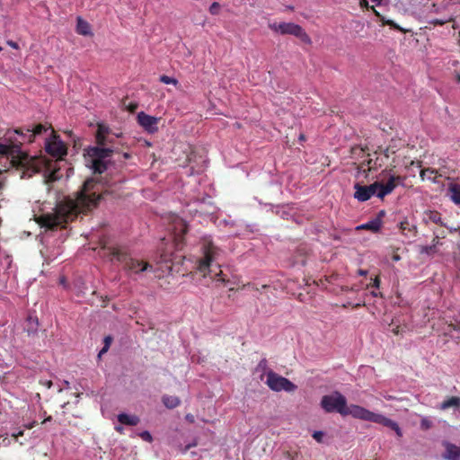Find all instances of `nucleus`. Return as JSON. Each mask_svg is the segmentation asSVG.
<instances>
[{"label": "nucleus", "instance_id": "3c124183", "mask_svg": "<svg viewBox=\"0 0 460 460\" xmlns=\"http://www.w3.org/2000/svg\"><path fill=\"white\" fill-rule=\"evenodd\" d=\"M108 349H109L108 347H103L99 353V357H101L103 353H106L108 351Z\"/></svg>", "mask_w": 460, "mask_h": 460}, {"label": "nucleus", "instance_id": "864d4df0", "mask_svg": "<svg viewBox=\"0 0 460 460\" xmlns=\"http://www.w3.org/2000/svg\"><path fill=\"white\" fill-rule=\"evenodd\" d=\"M361 6H367L368 7V2L367 0H360Z\"/></svg>", "mask_w": 460, "mask_h": 460}, {"label": "nucleus", "instance_id": "aec40b11", "mask_svg": "<svg viewBox=\"0 0 460 460\" xmlns=\"http://www.w3.org/2000/svg\"><path fill=\"white\" fill-rule=\"evenodd\" d=\"M118 421L121 425H127V426H137L140 420L136 415H128L127 413H120L118 415Z\"/></svg>", "mask_w": 460, "mask_h": 460}, {"label": "nucleus", "instance_id": "473e14b6", "mask_svg": "<svg viewBox=\"0 0 460 460\" xmlns=\"http://www.w3.org/2000/svg\"><path fill=\"white\" fill-rule=\"evenodd\" d=\"M171 260H172V252H167L164 250L162 251L161 255H160V261L167 262V261H170Z\"/></svg>", "mask_w": 460, "mask_h": 460}, {"label": "nucleus", "instance_id": "f03ea898", "mask_svg": "<svg viewBox=\"0 0 460 460\" xmlns=\"http://www.w3.org/2000/svg\"><path fill=\"white\" fill-rule=\"evenodd\" d=\"M320 405H322L325 412H338L344 417L352 416L355 419L377 423L391 429L399 438L402 437V431L397 422L385 415L375 413L360 405H348L346 397L340 392L323 395L322 401H320Z\"/></svg>", "mask_w": 460, "mask_h": 460}, {"label": "nucleus", "instance_id": "79ce46f5", "mask_svg": "<svg viewBox=\"0 0 460 460\" xmlns=\"http://www.w3.org/2000/svg\"><path fill=\"white\" fill-rule=\"evenodd\" d=\"M111 341H112V338L111 336H106L104 338V343H105L104 347H108L109 348L111 343Z\"/></svg>", "mask_w": 460, "mask_h": 460}, {"label": "nucleus", "instance_id": "680f3d73", "mask_svg": "<svg viewBox=\"0 0 460 460\" xmlns=\"http://www.w3.org/2000/svg\"><path fill=\"white\" fill-rule=\"evenodd\" d=\"M137 109V105L130 106V111H134Z\"/></svg>", "mask_w": 460, "mask_h": 460}, {"label": "nucleus", "instance_id": "69168bd1", "mask_svg": "<svg viewBox=\"0 0 460 460\" xmlns=\"http://www.w3.org/2000/svg\"><path fill=\"white\" fill-rule=\"evenodd\" d=\"M300 141H305V135H300Z\"/></svg>", "mask_w": 460, "mask_h": 460}, {"label": "nucleus", "instance_id": "dca6fc26", "mask_svg": "<svg viewBox=\"0 0 460 460\" xmlns=\"http://www.w3.org/2000/svg\"><path fill=\"white\" fill-rule=\"evenodd\" d=\"M446 449L443 457L447 460H460V447L447 441L443 442Z\"/></svg>", "mask_w": 460, "mask_h": 460}, {"label": "nucleus", "instance_id": "4468645a", "mask_svg": "<svg viewBox=\"0 0 460 460\" xmlns=\"http://www.w3.org/2000/svg\"><path fill=\"white\" fill-rule=\"evenodd\" d=\"M403 179L402 176H390V179L385 183H381L380 181V190L377 192V197L384 199L385 195H389V193L395 190L398 184L402 182Z\"/></svg>", "mask_w": 460, "mask_h": 460}, {"label": "nucleus", "instance_id": "0e129e2a", "mask_svg": "<svg viewBox=\"0 0 460 460\" xmlns=\"http://www.w3.org/2000/svg\"><path fill=\"white\" fill-rule=\"evenodd\" d=\"M130 155L128 153L124 154V158L128 159Z\"/></svg>", "mask_w": 460, "mask_h": 460}, {"label": "nucleus", "instance_id": "39448f33", "mask_svg": "<svg viewBox=\"0 0 460 460\" xmlns=\"http://www.w3.org/2000/svg\"><path fill=\"white\" fill-rule=\"evenodd\" d=\"M114 150L101 146H90L84 150V156L94 173L102 174L107 170L106 159L111 157Z\"/></svg>", "mask_w": 460, "mask_h": 460}, {"label": "nucleus", "instance_id": "774afa93", "mask_svg": "<svg viewBox=\"0 0 460 460\" xmlns=\"http://www.w3.org/2000/svg\"><path fill=\"white\" fill-rule=\"evenodd\" d=\"M372 295H373L374 296H378V294H377L376 291H373V292H372Z\"/></svg>", "mask_w": 460, "mask_h": 460}, {"label": "nucleus", "instance_id": "6e6552de", "mask_svg": "<svg viewBox=\"0 0 460 460\" xmlns=\"http://www.w3.org/2000/svg\"><path fill=\"white\" fill-rule=\"evenodd\" d=\"M46 152L56 159H62L67 154L66 146L53 129L52 137L46 142Z\"/></svg>", "mask_w": 460, "mask_h": 460}, {"label": "nucleus", "instance_id": "f704fd0d", "mask_svg": "<svg viewBox=\"0 0 460 460\" xmlns=\"http://www.w3.org/2000/svg\"><path fill=\"white\" fill-rule=\"evenodd\" d=\"M324 437V433L323 431H314L313 432V438L318 443H323V438Z\"/></svg>", "mask_w": 460, "mask_h": 460}, {"label": "nucleus", "instance_id": "ddd939ff", "mask_svg": "<svg viewBox=\"0 0 460 460\" xmlns=\"http://www.w3.org/2000/svg\"><path fill=\"white\" fill-rule=\"evenodd\" d=\"M172 230L174 234L176 245H179L182 242L183 236L188 231V226L182 218L176 217L173 219Z\"/></svg>", "mask_w": 460, "mask_h": 460}, {"label": "nucleus", "instance_id": "052dcab7", "mask_svg": "<svg viewBox=\"0 0 460 460\" xmlns=\"http://www.w3.org/2000/svg\"><path fill=\"white\" fill-rule=\"evenodd\" d=\"M383 0H372V2L377 4H380L382 3Z\"/></svg>", "mask_w": 460, "mask_h": 460}, {"label": "nucleus", "instance_id": "9d476101", "mask_svg": "<svg viewBox=\"0 0 460 460\" xmlns=\"http://www.w3.org/2000/svg\"><path fill=\"white\" fill-rule=\"evenodd\" d=\"M49 128L52 129L51 126L47 127L46 125L39 124L33 129L19 128L15 130V133L23 137V140L32 143L37 136L42 135Z\"/></svg>", "mask_w": 460, "mask_h": 460}, {"label": "nucleus", "instance_id": "8fccbe9b", "mask_svg": "<svg viewBox=\"0 0 460 460\" xmlns=\"http://www.w3.org/2000/svg\"><path fill=\"white\" fill-rule=\"evenodd\" d=\"M243 287L252 288V289L257 290V291L260 290L257 287H255L253 284H251V283H247Z\"/></svg>", "mask_w": 460, "mask_h": 460}, {"label": "nucleus", "instance_id": "f8f14e48", "mask_svg": "<svg viewBox=\"0 0 460 460\" xmlns=\"http://www.w3.org/2000/svg\"><path fill=\"white\" fill-rule=\"evenodd\" d=\"M367 156L368 158L360 164L359 170L367 172L365 166H367L368 172L377 171L385 165L386 161L385 158L382 155H379L377 151L375 152L374 158H372L369 154Z\"/></svg>", "mask_w": 460, "mask_h": 460}, {"label": "nucleus", "instance_id": "a211bd4d", "mask_svg": "<svg viewBox=\"0 0 460 460\" xmlns=\"http://www.w3.org/2000/svg\"><path fill=\"white\" fill-rule=\"evenodd\" d=\"M354 189L356 190L354 193V197L359 202H366V200H368L370 199L367 185L355 183Z\"/></svg>", "mask_w": 460, "mask_h": 460}, {"label": "nucleus", "instance_id": "f3484780", "mask_svg": "<svg viewBox=\"0 0 460 460\" xmlns=\"http://www.w3.org/2000/svg\"><path fill=\"white\" fill-rule=\"evenodd\" d=\"M384 215H385V211L381 210L379 213V216L377 217H376L365 224H362L361 226H358V228L367 229V230H371L373 232H378L382 226L381 216H384Z\"/></svg>", "mask_w": 460, "mask_h": 460}, {"label": "nucleus", "instance_id": "2f4dec72", "mask_svg": "<svg viewBox=\"0 0 460 460\" xmlns=\"http://www.w3.org/2000/svg\"><path fill=\"white\" fill-rule=\"evenodd\" d=\"M396 153L395 147L389 146L383 151V156L387 160L391 155Z\"/></svg>", "mask_w": 460, "mask_h": 460}, {"label": "nucleus", "instance_id": "49530a36", "mask_svg": "<svg viewBox=\"0 0 460 460\" xmlns=\"http://www.w3.org/2000/svg\"><path fill=\"white\" fill-rule=\"evenodd\" d=\"M115 430H116L117 432H119V434H122V433L124 432V429H123V427L121 426V424H120V425H117V426H115Z\"/></svg>", "mask_w": 460, "mask_h": 460}, {"label": "nucleus", "instance_id": "c03bdc74", "mask_svg": "<svg viewBox=\"0 0 460 460\" xmlns=\"http://www.w3.org/2000/svg\"><path fill=\"white\" fill-rule=\"evenodd\" d=\"M7 43H8V45H9L10 47H12L13 49H19V45H18V43H17V42H15V41L9 40Z\"/></svg>", "mask_w": 460, "mask_h": 460}, {"label": "nucleus", "instance_id": "c756f323", "mask_svg": "<svg viewBox=\"0 0 460 460\" xmlns=\"http://www.w3.org/2000/svg\"><path fill=\"white\" fill-rule=\"evenodd\" d=\"M400 228L402 233H404L405 230L413 231L416 233V226H411L408 220L402 221L400 223Z\"/></svg>", "mask_w": 460, "mask_h": 460}, {"label": "nucleus", "instance_id": "09e8293b", "mask_svg": "<svg viewBox=\"0 0 460 460\" xmlns=\"http://www.w3.org/2000/svg\"><path fill=\"white\" fill-rule=\"evenodd\" d=\"M371 9L376 17H381L382 14L374 6H372Z\"/></svg>", "mask_w": 460, "mask_h": 460}, {"label": "nucleus", "instance_id": "72a5a7b5", "mask_svg": "<svg viewBox=\"0 0 460 460\" xmlns=\"http://www.w3.org/2000/svg\"><path fill=\"white\" fill-rule=\"evenodd\" d=\"M431 426H432V422L429 419L423 418L421 420V422H420L421 429L428 430L431 428Z\"/></svg>", "mask_w": 460, "mask_h": 460}, {"label": "nucleus", "instance_id": "338daca9", "mask_svg": "<svg viewBox=\"0 0 460 460\" xmlns=\"http://www.w3.org/2000/svg\"><path fill=\"white\" fill-rule=\"evenodd\" d=\"M456 81H457L458 83H460V75H456Z\"/></svg>", "mask_w": 460, "mask_h": 460}, {"label": "nucleus", "instance_id": "ea45409f", "mask_svg": "<svg viewBox=\"0 0 460 460\" xmlns=\"http://www.w3.org/2000/svg\"><path fill=\"white\" fill-rule=\"evenodd\" d=\"M433 233H434L435 235L437 234L438 237H441V238H445L446 235H447L445 230H436V229H434Z\"/></svg>", "mask_w": 460, "mask_h": 460}, {"label": "nucleus", "instance_id": "b1692460", "mask_svg": "<svg viewBox=\"0 0 460 460\" xmlns=\"http://www.w3.org/2000/svg\"><path fill=\"white\" fill-rule=\"evenodd\" d=\"M438 175L436 170L430 168L421 170L420 174L421 181H430L431 182H436Z\"/></svg>", "mask_w": 460, "mask_h": 460}, {"label": "nucleus", "instance_id": "7ed1b4c3", "mask_svg": "<svg viewBox=\"0 0 460 460\" xmlns=\"http://www.w3.org/2000/svg\"><path fill=\"white\" fill-rule=\"evenodd\" d=\"M201 257L197 261L196 269L204 277L210 275V278L222 284L229 282L223 274L219 263L217 260L221 250L217 247L209 236H204L201 241Z\"/></svg>", "mask_w": 460, "mask_h": 460}, {"label": "nucleus", "instance_id": "cd10ccee", "mask_svg": "<svg viewBox=\"0 0 460 460\" xmlns=\"http://www.w3.org/2000/svg\"><path fill=\"white\" fill-rule=\"evenodd\" d=\"M159 81L164 84H172L177 86L179 82L177 79L163 75L160 76Z\"/></svg>", "mask_w": 460, "mask_h": 460}, {"label": "nucleus", "instance_id": "a19ab883", "mask_svg": "<svg viewBox=\"0 0 460 460\" xmlns=\"http://www.w3.org/2000/svg\"><path fill=\"white\" fill-rule=\"evenodd\" d=\"M185 420H186L188 422H190V423H194V421H195V418H194V416H193L192 414H190V413L186 414V416H185Z\"/></svg>", "mask_w": 460, "mask_h": 460}, {"label": "nucleus", "instance_id": "412c9836", "mask_svg": "<svg viewBox=\"0 0 460 460\" xmlns=\"http://www.w3.org/2000/svg\"><path fill=\"white\" fill-rule=\"evenodd\" d=\"M440 410L446 411L450 408L460 409V397L459 396H452L446 400H444L440 404Z\"/></svg>", "mask_w": 460, "mask_h": 460}, {"label": "nucleus", "instance_id": "e2e57ef3", "mask_svg": "<svg viewBox=\"0 0 460 460\" xmlns=\"http://www.w3.org/2000/svg\"><path fill=\"white\" fill-rule=\"evenodd\" d=\"M268 288H269L268 285H262L261 288V290H263V289Z\"/></svg>", "mask_w": 460, "mask_h": 460}, {"label": "nucleus", "instance_id": "de8ad7c7", "mask_svg": "<svg viewBox=\"0 0 460 460\" xmlns=\"http://www.w3.org/2000/svg\"><path fill=\"white\" fill-rule=\"evenodd\" d=\"M367 270H363V269H359L358 273L361 276H367Z\"/></svg>", "mask_w": 460, "mask_h": 460}, {"label": "nucleus", "instance_id": "f257e3e1", "mask_svg": "<svg viewBox=\"0 0 460 460\" xmlns=\"http://www.w3.org/2000/svg\"><path fill=\"white\" fill-rule=\"evenodd\" d=\"M101 190V183L93 178H88L75 199H66L58 203L54 212L40 215L38 222L49 229L65 226V224L73 221L79 213L90 211L92 208L96 207L102 197Z\"/></svg>", "mask_w": 460, "mask_h": 460}, {"label": "nucleus", "instance_id": "393cba45", "mask_svg": "<svg viewBox=\"0 0 460 460\" xmlns=\"http://www.w3.org/2000/svg\"><path fill=\"white\" fill-rule=\"evenodd\" d=\"M162 402L164 405L168 409H174L181 403L180 399L177 396L172 395H164L162 397Z\"/></svg>", "mask_w": 460, "mask_h": 460}, {"label": "nucleus", "instance_id": "c85d7f7f", "mask_svg": "<svg viewBox=\"0 0 460 460\" xmlns=\"http://www.w3.org/2000/svg\"><path fill=\"white\" fill-rule=\"evenodd\" d=\"M437 252H438V249L436 248V243H431L430 245H423L420 248L421 253L433 254Z\"/></svg>", "mask_w": 460, "mask_h": 460}, {"label": "nucleus", "instance_id": "5fc2aeb1", "mask_svg": "<svg viewBox=\"0 0 460 460\" xmlns=\"http://www.w3.org/2000/svg\"><path fill=\"white\" fill-rule=\"evenodd\" d=\"M393 332L394 334H399L400 333V327L396 326L394 329H393Z\"/></svg>", "mask_w": 460, "mask_h": 460}, {"label": "nucleus", "instance_id": "423d86ee", "mask_svg": "<svg viewBox=\"0 0 460 460\" xmlns=\"http://www.w3.org/2000/svg\"><path fill=\"white\" fill-rule=\"evenodd\" d=\"M269 28L281 35H293L300 40L304 44L312 45V39L301 25L295 22L269 23Z\"/></svg>", "mask_w": 460, "mask_h": 460}, {"label": "nucleus", "instance_id": "4c0bfd02", "mask_svg": "<svg viewBox=\"0 0 460 460\" xmlns=\"http://www.w3.org/2000/svg\"><path fill=\"white\" fill-rule=\"evenodd\" d=\"M380 284H381L380 277L379 276H376L375 278H373L371 279V283L369 284V286L375 287V288H378L380 287Z\"/></svg>", "mask_w": 460, "mask_h": 460}, {"label": "nucleus", "instance_id": "bf43d9fd", "mask_svg": "<svg viewBox=\"0 0 460 460\" xmlns=\"http://www.w3.org/2000/svg\"><path fill=\"white\" fill-rule=\"evenodd\" d=\"M449 326H451L452 329L455 330V331H458L459 330V326H457V325L450 324Z\"/></svg>", "mask_w": 460, "mask_h": 460}, {"label": "nucleus", "instance_id": "9b49d317", "mask_svg": "<svg viewBox=\"0 0 460 460\" xmlns=\"http://www.w3.org/2000/svg\"><path fill=\"white\" fill-rule=\"evenodd\" d=\"M137 123L148 133L154 134L158 131V121L159 119L147 115L145 112H139L137 114Z\"/></svg>", "mask_w": 460, "mask_h": 460}, {"label": "nucleus", "instance_id": "2eb2a0df", "mask_svg": "<svg viewBox=\"0 0 460 460\" xmlns=\"http://www.w3.org/2000/svg\"><path fill=\"white\" fill-rule=\"evenodd\" d=\"M0 156L6 157L11 160L13 165H15L18 163L17 160L20 159L21 151L17 146L0 144Z\"/></svg>", "mask_w": 460, "mask_h": 460}, {"label": "nucleus", "instance_id": "c9c22d12", "mask_svg": "<svg viewBox=\"0 0 460 460\" xmlns=\"http://www.w3.org/2000/svg\"><path fill=\"white\" fill-rule=\"evenodd\" d=\"M139 437L144 440V441H146V442H152L153 440V438L151 436V434L148 432V431H143L141 433H139Z\"/></svg>", "mask_w": 460, "mask_h": 460}, {"label": "nucleus", "instance_id": "37998d69", "mask_svg": "<svg viewBox=\"0 0 460 460\" xmlns=\"http://www.w3.org/2000/svg\"><path fill=\"white\" fill-rule=\"evenodd\" d=\"M40 383H41L42 385H45L47 388H49H49H51V387H52V385H53V383H52V381H51V380L40 381Z\"/></svg>", "mask_w": 460, "mask_h": 460}, {"label": "nucleus", "instance_id": "13d9d810", "mask_svg": "<svg viewBox=\"0 0 460 460\" xmlns=\"http://www.w3.org/2000/svg\"><path fill=\"white\" fill-rule=\"evenodd\" d=\"M22 435H23V431H20L18 434H14L13 437L17 438Z\"/></svg>", "mask_w": 460, "mask_h": 460}, {"label": "nucleus", "instance_id": "6ab92c4d", "mask_svg": "<svg viewBox=\"0 0 460 460\" xmlns=\"http://www.w3.org/2000/svg\"><path fill=\"white\" fill-rule=\"evenodd\" d=\"M450 199L456 205L460 206V183H450L447 188Z\"/></svg>", "mask_w": 460, "mask_h": 460}, {"label": "nucleus", "instance_id": "1a4fd4ad", "mask_svg": "<svg viewBox=\"0 0 460 460\" xmlns=\"http://www.w3.org/2000/svg\"><path fill=\"white\" fill-rule=\"evenodd\" d=\"M119 137L120 135L115 134L111 136V128L108 126L104 125L103 123L97 124V130L95 133L96 145L103 147H111L113 149L115 137Z\"/></svg>", "mask_w": 460, "mask_h": 460}, {"label": "nucleus", "instance_id": "a878e982", "mask_svg": "<svg viewBox=\"0 0 460 460\" xmlns=\"http://www.w3.org/2000/svg\"><path fill=\"white\" fill-rule=\"evenodd\" d=\"M379 20L382 22V26L389 25L391 28H393L398 31H401V32L408 31L407 30L402 29L399 24H397L394 21L386 19L384 15H381Z\"/></svg>", "mask_w": 460, "mask_h": 460}, {"label": "nucleus", "instance_id": "0eeeda50", "mask_svg": "<svg viewBox=\"0 0 460 460\" xmlns=\"http://www.w3.org/2000/svg\"><path fill=\"white\" fill-rule=\"evenodd\" d=\"M266 384L272 391L275 392H294L297 388V386L288 379L274 373L273 371H269L266 374Z\"/></svg>", "mask_w": 460, "mask_h": 460}, {"label": "nucleus", "instance_id": "7c9ffc66", "mask_svg": "<svg viewBox=\"0 0 460 460\" xmlns=\"http://www.w3.org/2000/svg\"><path fill=\"white\" fill-rule=\"evenodd\" d=\"M221 6L219 3L213 2L208 8V12L211 15H217L220 13Z\"/></svg>", "mask_w": 460, "mask_h": 460}, {"label": "nucleus", "instance_id": "4be33fe9", "mask_svg": "<svg viewBox=\"0 0 460 460\" xmlns=\"http://www.w3.org/2000/svg\"><path fill=\"white\" fill-rule=\"evenodd\" d=\"M424 219L426 222H433L435 224L447 226V225L444 223L441 214L437 210H429L425 213Z\"/></svg>", "mask_w": 460, "mask_h": 460}, {"label": "nucleus", "instance_id": "6e6d98bb", "mask_svg": "<svg viewBox=\"0 0 460 460\" xmlns=\"http://www.w3.org/2000/svg\"><path fill=\"white\" fill-rule=\"evenodd\" d=\"M193 445H188L184 447V449L182 450L183 453L187 452Z\"/></svg>", "mask_w": 460, "mask_h": 460}, {"label": "nucleus", "instance_id": "a18cd8bd", "mask_svg": "<svg viewBox=\"0 0 460 460\" xmlns=\"http://www.w3.org/2000/svg\"><path fill=\"white\" fill-rule=\"evenodd\" d=\"M440 238L441 237H438V235L436 234L432 240V243H436V248L438 247V244H440Z\"/></svg>", "mask_w": 460, "mask_h": 460}, {"label": "nucleus", "instance_id": "4d7b16f0", "mask_svg": "<svg viewBox=\"0 0 460 460\" xmlns=\"http://www.w3.org/2000/svg\"><path fill=\"white\" fill-rule=\"evenodd\" d=\"M52 420V417L51 416H49L48 418H46L42 423H46L48 421H51Z\"/></svg>", "mask_w": 460, "mask_h": 460}, {"label": "nucleus", "instance_id": "603ef678", "mask_svg": "<svg viewBox=\"0 0 460 460\" xmlns=\"http://www.w3.org/2000/svg\"><path fill=\"white\" fill-rule=\"evenodd\" d=\"M412 166H416L417 168H421V163L420 162H411Z\"/></svg>", "mask_w": 460, "mask_h": 460}, {"label": "nucleus", "instance_id": "5701e85b", "mask_svg": "<svg viewBox=\"0 0 460 460\" xmlns=\"http://www.w3.org/2000/svg\"><path fill=\"white\" fill-rule=\"evenodd\" d=\"M76 32L84 36L92 35L91 26L89 22L84 21L83 18L78 17L76 24Z\"/></svg>", "mask_w": 460, "mask_h": 460}, {"label": "nucleus", "instance_id": "e433bc0d", "mask_svg": "<svg viewBox=\"0 0 460 460\" xmlns=\"http://www.w3.org/2000/svg\"><path fill=\"white\" fill-rule=\"evenodd\" d=\"M365 153H366V150L359 146H355L351 149V154L353 155H364Z\"/></svg>", "mask_w": 460, "mask_h": 460}, {"label": "nucleus", "instance_id": "20e7f679", "mask_svg": "<svg viewBox=\"0 0 460 460\" xmlns=\"http://www.w3.org/2000/svg\"><path fill=\"white\" fill-rule=\"evenodd\" d=\"M106 256L111 261H118L123 264L125 270L138 273L146 270L152 266L143 261L133 259L128 253V250L122 246H108L105 247Z\"/></svg>", "mask_w": 460, "mask_h": 460}, {"label": "nucleus", "instance_id": "bb28decb", "mask_svg": "<svg viewBox=\"0 0 460 460\" xmlns=\"http://www.w3.org/2000/svg\"><path fill=\"white\" fill-rule=\"evenodd\" d=\"M367 190L370 199L372 198L373 195H377V192L380 190V181H375L374 183L367 185Z\"/></svg>", "mask_w": 460, "mask_h": 460}, {"label": "nucleus", "instance_id": "58836bf2", "mask_svg": "<svg viewBox=\"0 0 460 460\" xmlns=\"http://www.w3.org/2000/svg\"><path fill=\"white\" fill-rule=\"evenodd\" d=\"M450 20H440V19H435L433 21L430 22L431 24L433 25H444L446 24L447 22H449Z\"/></svg>", "mask_w": 460, "mask_h": 460}]
</instances>
